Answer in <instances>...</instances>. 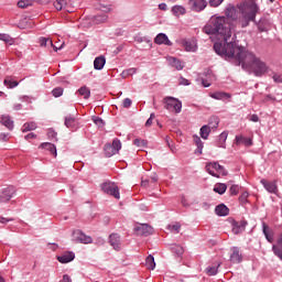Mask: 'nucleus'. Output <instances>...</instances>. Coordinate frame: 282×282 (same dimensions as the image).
<instances>
[{
	"instance_id": "nucleus-1",
	"label": "nucleus",
	"mask_w": 282,
	"mask_h": 282,
	"mask_svg": "<svg viewBox=\"0 0 282 282\" xmlns=\"http://www.w3.org/2000/svg\"><path fill=\"white\" fill-rule=\"evenodd\" d=\"M203 32L210 36L214 43V51L218 56L235 58L237 65H241L242 69H249L254 76H265L270 72V67L254 53L246 51L241 46H237V35L232 36L230 23L226 17H212L209 22L204 26Z\"/></svg>"
},
{
	"instance_id": "nucleus-2",
	"label": "nucleus",
	"mask_w": 282,
	"mask_h": 282,
	"mask_svg": "<svg viewBox=\"0 0 282 282\" xmlns=\"http://www.w3.org/2000/svg\"><path fill=\"white\" fill-rule=\"evenodd\" d=\"M239 12L241 17L239 18V23L241 28H248L250 25V21H254L257 19V14L259 13V6L254 0H247L238 6Z\"/></svg>"
},
{
	"instance_id": "nucleus-3",
	"label": "nucleus",
	"mask_w": 282,
	"mask_h": 282,
	"mask_svg": "<svg viewBox=\"0 0 282 282\" xmlns=\"http://www.w3.org/2000/svg\"><path fill=\"white\" fill-rule=\"evenodd\" d=\"M164 109L171 113H182V101L175 97H164L163 98Z\"/></svg>"
},
{
	"instance_id": "nucleus-4",
	"label": "nucleus",
	"mask_w": 282,
	"mask_h": 282,
	"mask_svg": "<svg viewBox=\"0 0 282 282\" xmlns=\"http://www.w3.org/2000/svg\"><path fill=\"white\" fill-rule=\"evenodd\" d=\"M205 169L207 173L213 177H221V175H228L226 169L223 165H220L219 162L217 161L206 163Z\"/></svg>"
},
{
	"instance_id": "nucleus-5",
	"label": "nucleus",
	"mask_w": 282,
	"mask_h": 282,
	"mask_svg": "<svg viewBox=\"0 0 282 282\" xmlns=\"http://www.w3.org/2000/svg\"><path fill=\"white\" fill-rule=\"evenodd\" d=\"M101 191L106 193V195H111V197H115V199H120V188H118V185H116V183H102Z\"/></svg>"
},
{
	"instance_id": "nucleus-6",
	"label": "nucleus",
	"mask_w": 282,
	"mask_h": 282,
	"mask_svg": "<svg viewBox=\"0 0 282 282\" xmlns=\"http://www.w3.org/2000/svg\"><path fill=\"white\" fill-rule=\"evenodd\" d=\"M17 195V188L14 186H7L0 191V203L6 204L10 202L12 197Z\"/></svg>"
},
{
	"instance_id": "nucleus-7",
	"label": "nucleus",
	"mask_w": 282,
	"mask_h": 282,
	"mask_svg": "<svg viewBox=\"0 0 282 282\" xmlns=\"http://www.w3.org/2000/svg\"><path fill=\"white\" fill-rule=\"evenodd\" d=\"M188 3L194 12H202L208 6L206 0H189Z\"/></svg>"
},
{
	"instance_id": "nucleus-8",
	"label": "nucleus",
	"mask_w": 282,
	"mask_h": 282,
	"mask_svg": "<svg viewBox=\"0 0 282 282\" xmlns=\"http://www.w3.org/2000/svg\"><path fill=\"white\" fill-rule=\"evenodd\" d=\"M109 243L113 250L120 251L122 249V239L118 234H111L109 236Z\"/></svg>"
},
{
	"instance_id": "nucleus-9",
	"label": "nucleus",
	"mask_w": 282,
	"mask_h": 282,
	"mask_svg": "<svg viewBox=\"0 0 282 282\" xmlns=\"http://www.w3.org/2000/svg\"><path fill=\"white\" fill-rule=\"evenodd\" d=\"M73 235L75 239L79 241V243H91L94 241V239H91V236L85 235V232H83V230L80 229L73 231Z\"/></svg>"
},
{
	"instance_id": "nucleus-10",
	"label": "nucleus",
	"mask_w": 282,
	"mask_h": 282,
	"mask_svg": "<svg viewBox=\"0 0 282 282\" xmlns=\"http://www.w3.org/2000/svg\"><path fill=\"white\" fill-rule=\"evenodd\" d=\"M232 232L234 235H241V232H243L246 230V227L248 226V221L246 220H234L232 224Z\"/></svg>"
},
{
	"instance_id": "nucleus-11",
	"label": "nucleus",
	"mask_w": 282,
	"mask_h": 282,
	"mask_svg": "<svg viewBox=\"0 0 282 282\" xmlns=\"http://www.w3.org/2000/svg\"><path fill=\"white\" fill-rule=\"evenodd\" d=\"M74 259H76V253H74V251H65L57 256V261H59V263H72Z\"/></svg>"
},
{
	"instance_id": "nucleus-12",
	"label": "nucleus",
	"mask_w": 282,
	"mask_h": 282,
	"mask_svg": "<svg viewBox=\"0 0 282 282\" xmlns=\"http://www.w3.org/2000/svg\"><path fill=\"white\" fill-rule=\"evenodd\" d=\"M40 45H41V47H53V50L55 52H58L59 50H62L65 46V43H62V45L58 47V46L54 45V42H52V39L40 37Z\"/></svg>"
},
{
	"instance_id": "nucleus-13",
	"label": "nucleus",
	"mask_w": 282,
	"mask_h": 282,
	"mask_svg": "<svg viewBox=\"0 0 282 282\" xmlns=\"http://www.w3.org/2000/svg\"><path fill=\"white\" fill-rule=\"evenodd\" d=\"M137 230L138 235H142L143 237H149V235H153V227L141 224L134 228Z\"/></svg>"
},
{
	"instance_id": "nucleus-14",
	"label": "nucleus",
	"mask_w": 282,
	"mask_h": 282,
	"mask_svg": "<svg viewBox=\"0 0 282 282\" xmlns=\"http://www.w3.org/2000/svg\"><path fill=\"white\" fill-rule=\"evenodd\" d=\"M234 143L236 144V147H241V144H243L245 147H252V139L243 137L242 134H238L235 137Z\"/></svg>"
},
{
	"instance_id": "nucleus-15",
	"label": "nucleus",
	"mask_w": 282,
	"mask_h": 282,
	"mask_svg": "<svg viewBox=\"0 0 282 282\" xmlns=\"http://www.w3.org/2000/svg\"><path fill=\"white\" fill-rule=\"evenodd\" d=\"M154 43L156 45H167V46L173 45V42H171V40H169V35H166V33H159L154 37Z\"/></svg>"
},
{
	"instance_id": "nucleus-16",
	"label": "nucleus",
	"mask_w": 282,
	"mask_h": 282,
	"mask_svg": "<svg viewBox=\"0 0 282 282\" xmlns=\"http://www.w3.org/2000/svg\"><path fill=\"white\" fill-rule=\"evenodd\" d=\"M209 98H213L214 100H230L232 98V95L230 93H225V91H216V93H210Z\"/></svg>"
},
{
	"instance_id": "nucleus-17",
	"label": "nucleus",
	"mask_w": 282,
	"mask_h": 282,
	"mask_svg": "<svg viewBox=\"0 0 282 282\" xmlns=\"http://www.w3.org/2000/svg\"><path fill=\"white\" fill-rule=\"evenodd\" d=\"M183 47L185 48L186 52H197V40H184Z\"/></svg>"
},
{
	"instance_id": "nucleus-18",
	"label": "nucleus",
	"mask_w": 282,
	"mask_h": 282,
	"mask_svg": "<svg viewBox=\"0 0 282 282\" xmlns=\"http://www.w3.org/2000/svg\"><path fill=\"white\" fill-rule=\"evenodd\" d=\"M225 14L227 19H230L231 21H237L239 19V14L237 13V8H235V6L227 7Z\"/></svg>"
},
{
	"instance_id": "nucleus-19",
	"label": "nucleus",
	"mask_w": 282,
	"mask_h": 282,
	"mask_svg": "<svg viewBox=\"0 0 282 282\" xmlns=\"http://www.w3.org/2000/svg\"><path fill=\"white\" fill-rule=\"evenodd\" d=\"M53 6L57 11L65 10V12H72L69 6L67 4V0H55Z\"/></svg>"
},
{
	"instance_id": "nucleus-20",
	"label": "nucleus",
	"mask_w": 282,
	"mask_h": 282,
	"mask_svg": "<svg viewBox=\"0 0 282 282\" xmlns=\"http://www.w3.org/2000/svg\"><path fill=\"white\" fill-rule=\"evenodd\" d=\"M215 213L218 217H228V215L230 214V209L228 208V206L219 204L218 206H216Z\"/></svg>"
},
{
	"instance_id": "nucleus-21",
	"label": "nucleus",
	"mask_w": 282,
	"mask_h": 282,
	"mask_svg": "<svg viewBox=\"0 0 282 282\" xmlns=\"http://www.w3.org/2000/svg\"><path fill=\"white\" fill-rule=\"evenodd\" d=\"M262 232H263L267 241H269V243H272V241H274V236L272 234V229H270V227L265 223H262Z\"/></svg>"
},
{
	"instance_id": "nucleus-22",
	"label": "nucleus",
	"mask_w": 282,
	"mask_h": 282,
	"mask_svg": "<svg viewBox=\"0 0 282 282\" xmlns=\"http://www.w3.org/2000/svg\"><path fill=\"white\" fill-rule=\"evenodd\" d=\"M272 251L275 257H279L282 261V236L278 239L276 243L272 246Z\"/></svg>"
},
{
	"instance_id": "nucleus-23",
	"label": "nucleus",
	"mask_w": 282,
	"mask_h": 282,
	"mask_svg": "<svg viewBox=\"0 0 282 282\" xmlns=\"http://www.w3.org/2000/svg\"><path fill=\"white\" fill-rule=\"evenodd\" d=\"M260 183L264 186L268 193H276V183L269 182L268 180H261Z\"/></svg>"
},
{
	"instance_id": "nucleus-24",
	"label": "nucleus",
	"mask_w": 282,
	"mask_h": 282,
	"mask_svg": "<svg viewBox=\"0 0 282 282\" xmlns=\"http://www.w3.org/2000/svg\"><path fill=\"white\" fill-rule=\"evenodd\" d=\"M231 250H232V253L230 254V261L232 263H241L242 257H241V253L239 252V248L234 247Z\"/></svg>"
},
{
	"instance_id": "nucleus-25",
	"label": "nucleus",
	"mask_w": 282,
	"mask_h": 282,
	"mask_svg": "<svg viewBox=\"0 0 282 282\" xmlns=\"http://www.w3.org/2000/svg\"><path fill=\"white\" fill-rule=\"evenodd\" d=\"M227 140H228V132L227 131L221 132L216 142V147H218L219 149H226Z\"/></svg>"
},
{
	"instance_id": "nucleus-26",
	"label": "nucleus",
	"mask_w": 282,
	"mask_h": 282,
	"mask_svg": "<svg viewBox=\"0 0 282 282\" xmlns=\"http://www.w3.org/2000/svg\"><path fill=\"white\" fill-rule=\"evenodd\" d=\"M205 75L207 78H202V85L203 87H210L213 80H215V75L213 74V70H207Z\"/></svg>"
},
{
	"instance_id": "nucleus-27",
	"label": "nucleus",
	"mask_w": 282,
	"mask_h": 282,
	"mask_svg": "<svg viewBox=\"0 0 282 282\" xmlns=\"http://www.w3.org/2000/svg\"><path fill=\"white\" fill-rule=\"evenodd\" d=\"M167 61H169V64L172 67H175V69H177L178 72L184 69V62H182L175 57H169Z\"/></svg>"
},
{
	"instance_id": "nucleus-28",
	"label": "nucleus",
	"mask_w": 282,
	"mask_h": 282,
	"mask_svg": "<svg viewBox=\"0 0 282 282\" xmlns=\"http://www.w3.org/2000/svg\"><path fill=\"white\" fill-rule=\"evenodd\" d=\"M106 63L107 58H105V56H98L94 61V68L97 70L104 69Z\"/></svg>"
},
{
	"instance_id": "nucleus-29",
	"label": "nucleus",
	"mask_w": 282,
	"mask_h": 282,
	"mask_svg": "<svg viewBox=\"0 0 282 282\" xmlns=\"http://www.w3.org/2000/svg\"><path fill=\"white\" fill-rule=\"evenodd\" d=\"M1 124L9 129V131H12V129H14V121H12V118H10V116H2Z\"/></svg>"
},
{
	"instance_id": "nucleus-30",
	"label": "nucleus",
	"mask_w": 282,
	"mask_h": 282,
	"mask_svg": "<svg viewBox=\"0 0 282 282\" xmlns=\"http://www.w3.org/2000/svg\"><path fill=\"white\" fill-rule=\"evenodd\" d=\"M41 148L45 149L46 151H50V153L56 158L57 151L56 145L54 143L45 142L41 144Z\"/></svg>"
},
{
	"instance_id": "nucleus-31",
	"label": "nucleus",
	"mask_w": 282,
	"mask_h": 282,
	"mask_svg": "<svg viewBox=\"0 0 282 282\" xmlns=\"http://www.w3.org/2000/svg\"><path fill=\"white\" fill-rule=\"evenodd\" d=\"M194 142L197 147L195 153H198V155H202V153L204 151V142L202 141V139L199 137H197V134L194 135Z\"/></svg>"
},
{
	"instance_id": "nucleus-32",
	"label": "nucleus",
	"mask_w": 282,
	"mask_h": 282,
	"mask_svg": "<svg viewBox=\"0 0 282 282\" xmlns=\"http://www.w3.org/2000/svg\"><path fill=\"white\" fill-rule=\"evenodd\" d=\"M65 127L74 131V129H76V118H74L73 116L65 117Z\"/></svg>"
},
{
	"instance_id": "nucleus-33",
	"label": "nucleus",
	"mask_w": 282,
	"mask_h": 282,
	"mask_svg": "<svg viewBox=\"0 0 282 282\" xmlns=\"http://www.w3.org/2000/svg\"><path fill=\"white\" fill-rule=\"evenodd\" d=\"M199 134L203 140H208V135H210V126L208 124L203 126L200 128Z\"/></svg>"
},
{
	"instance_id": "nucleus-34",
	"label": "nucleus",
	"mask_w": 282,
	"mask_h": 282,
	"mask_svg": "<svg viewBox=\"0 0 282 282\" xmlns=\"http://www.w3.org/2000/svg\"><path fill=\"white\" fill-rule=\"evenodd\" d=\"M79 96H83L85 100H88V98L91 96V90L87 86H83L78 89Z\"/></svg>"
},
{
	"instance_id": "nucleus-35",
	"label": "nucleus",
	"mask_w": 282,
	"mask_h": 282,
	"mask_svg": "<svg viewBox=\"0 0 282 282\" xmlns=\"http://www.w3.org/2000/svg\"><path fill=\"white\" fill-rule=\"evenodd\" d=\"M145 268H148V270H155V258L152 254L147 257Z\"/></svg>"
},
{
	"instance_id": "nucleus-36",
	"label": "nucleus",
	"mask_w": 282,
	"mask_h": 282,
	"mask_svg": "<svg viewBox=\"0 0 282 282\" xmlns=\"http://www.w3.org/2000/svg\"><path fill=\"white\" fill-rule=\"evenodd\" d=\"M228 189V186L224 183H218L214 186V193H218V195H224L226 191Z\"/></svg>"
},
{
	"instance_id": "nucleus-37",
	"label": "nucleus",
	"mask_w": 282,
	"mask_h": 282,
	"mask_svg": "<svg viewBox=\"0 0 282 282\" xmlns=\"http://www.w3.org/2000/svg\"><path fill=\"white\" fill-rule=\"evenodd\" d=\"M34 129H36V122L34 121L26 122L22 126L23 133H28V131H34Z\"/></svg>"
},
{
	"instance_id": "nucleus-38",
	"label": "nucleus",
	"mask_w": 282,
	"mask_h": 282,
	"mask_svg": "<svg viewBox=\"0 0 282 282\" xmlns=\"http://www.w3.org/2000/svg\"><path fill=\"white\" fill-rule=\"evenodd\" d=\"M219 265L221 264L218 263L217 265H214V267H207L206 274H208V276H215L217 272H219Z\"/></svg>"
},
{
	"instance_id": "nucleus-39",
	"label": "nucleus",
	"mask_w": 282,
	"mask_h": 282,
	"mask_svg": "<svg viewBox=\"0 0 282 282\" xmlns=\"http://www.w3.org/2000/svg\"><path fill=\"white\" fill-rule=\"evenodd\" d=\"M172 12L175 17H180L181 14H186V9L182 6H174Z\"/></svg>"
},
{
	"instance_id": "nucleus-40",
	"label": "nucleus",
	"mask_w": 282,
	"mask_h": 282,
	"mask_svg": "<svg viewBox=\"0 0 282 282\" xmlns=\"http://www.w3.org/2000/svg\"><path fill=\"white\" fill-rule=\"evenodd\" d=\"M110 145L115 153H119L120 149H122V142H120L119 139H113L112 144H110Z\"/></svg>"
},
{
	"instance_id": "nucleus-41",
	"label": "nucleus",
	"mask_w": 282,
	"mask_h": 282,
	"mask_svg": "<svg viewBox=\"0 0 282 282\" xmlns=\"http://www.w3.org/2000/svg\"><path fill=\"white\" fill-rule=\"evenodd\" d=\"M3 83L4 86L9 89H14V87H19V82L12 80L10 78H6Z\"/></svg>"
},
{
	"instance_id": "nucleus-42",
	"label": "nucleus",
	"mask_w": 282,
	"mask_h": 282,
	"mask_svg": "<svg viewBox=\"0 0 282 282\" xmlns=\"http://www.w3.org/2000/svg\"><path fill=\"white\" fill-rule=\"evenodd\" d=\"M105 154L107 158H111L113 155H116V153L113 152V148H111V144L107 143L104 148Z\"/></svg>"
},
{
	"instance_id": "nucleus-43",
	"label": "nucleus",
	"mask_w": 282,
	"mask_h": 282,
	"mask_svg": "<svg viewBox=\"0 0 282 282\" xmlns=\"http://www.w3.org/2000/svg\"><path fill=\"white\" fill-rule=\"evenodd\" d=\"M56 135H58V134L56 133V131H54V129H48L47 130V138L52 142H58V138H56Z\"/></svg>"
},
{
	"instance_id": "nucleus-44",
	"label": "nucleus",
	"mask_w": 282,
	"mask_h": 282,
	"mask_svg": "<svg viewBox=\"0 0 282 282\" xmlns=\"http://www.w3.org/2000/svg\"><path fill=\"white\" fill-rule=\"evenodd\" d=\"M107 21V14L102 13L94 17V23H105Z\"/></svg>"
},
{
	"instance_id": "nucleus-45",
	"label": "nucleus",
	"mask_w": 282,
	"mask_h": 282,
	"mask_svg": "<svg viewBox=\"0 0 282 282\" xmlns=\"http://www.w3.org/2000/svg\"><path fill=\"white\" fill-rule=\"evenodd\" d=\"M138 73V68H128L126 70H123L121 73V76H123V78H127V76H133V74H137Z\"/></svg>"
},
{
	"instance_id": "nucleus-46",
	"label": "nucleus",
	"mask_w": 282,
	"mask_h": 282,
	"mask_svg": "<svg viewBox=\"0 0 282 282\" xmlns=\"http://www.w3.org/2000/svg\"><path fill=\"white\" fill-rule=\"evenodd\" d=\"M52 94L54 98H61V96H63V88L62 87L54 88L52 90Z\"/></svg>"
},
{
	"instance_id": "nucleus-47",
	"label": "nucleus",
	"mask_w": 282,
	"mask_h": 282,
	"mask_svg": "<svg viewBox=\"0 0 282 282\" xmlns=\"http://www.w3.org/2000/svg\"><path fill=\"white\" fill-rule=\"evenodd\" d=\"M0 41H3L4 43H12V36L6 33H0Z\"/></svg>"
},
{
	"instance_id": "nucleus-48",
	"label": "nucleus",
	"mask_w": 282,
	"mask_h": 282,
	"mask_svg": "<svg viewBox=\"0 0 282 282\" xmlns=\"http://www.w3.org/2000/svg\"><path fill=\"white\" fill-rule=\"evenodd\" d=\"M248 197H250V194L248 192H243L240 196H239V202L240 204H246V202H248Z\"/></svg>"
},
{
	"instance_id": "nucleus-49",
	"label": "nucleus",
	"mask_w": 282,
	"mask_h": 282,
	"mask_svg": "<svg viewBox=\"0 0 282 282\" xmlns=\"http://www.w3.org/2000/svg\"><path fill=\"white\" fill-rule=\"evenodd\" d=\"M133 144L135 147H147V140L144 139H134Z\"/></svg>"
},
{
	"instance_id": "nucleus-50",
	"label": "nucleus",
	"mask_w": 282,
	"mask_h": 282,
	"mask_svg": "<svg viewBox=\"0 0 282 282\" xmlns=\"http://www.w3.org/2000/svg\"><path fill=\"white\" fill-rule=\"evenodd\" d=\"M240 187L239 185H231L229 188L230 195H239Z\"/></svg>"
},
{
	"instance_id": "nucleus-51",
	"label": "nucleus",
	"mask_w": 282,
	"mask_h": 282,
	"mask_svg": "<svg viewBox=\"0 0 282 282\" xmlns=\"http://www.w3.org/2000/svg\"><path fill=\"white\" fill-rule=\"evenodd\" d=\"M169 228H170V230H171V232H180V229L182 228V225H180V223H176V224H174V225H170L169 226Z\"/></svg>"
},
{
	"instance_id": "nucleus-52",
	"label": "nucleus",
	"mask_w": 282,
	"mask_h": 282,
	"mask_svg": "<svg viewBox=\"0 0 282 282\" xmlns=\"http://www.w3.org/2000/svg\"><path fill=\"white\" fill-rule=\"evenodd\" d=\"M224 3V0H209L210 8H219Z\"/></svg>"
},
{
	"instance_id": "nucleus-53",
	"label": "nucleus",
	"mask_w": 282,
	"mask_h": 282,
	"mask_svg": "<svg viewBox=\"0 0 282 282\" xmlns=\"http://www.w3.org/2000/svg\"><path fill=\"white\" fill-rule=\"evenodd\" d=\"M173 252H175L178 257H181V254H184V248H182V246H174L173 247Z\"/></svg>"
},
{
	"instance_id": "nucleus-54",
	"label": "nucleus",
	"mask_w": 282,
	"mask_h": 282,
	"mask_svg": "<svg viewBox=\"0 0 282 282\" xmlns=\"http://www.w3.org/2000/svg\"><path fill=\"white\" fill-rule=\"evenodd\" d=\"M207 127H210V130L217 129L219 127V119L214 118V122H209V124H207Z\"/></svg>"
},
{
	"instance_id": "nucleus-55",
	"label": "nucleus",
	"mask_w": 282,
	"mask_h": 282,
	"mask_svg": "<svg viewBox=\"0 0 282 282\" xmlns=\"http://www.w3.org/2000/svg\"><path fill=\"white\" fill-rule=\"evenodd\" d=\"M94 122L97 124V127H105V121H102L100 117H95Z\"/></svg>"
},
{
	"instance_id": "nucleus-56",
	"label": "nucleus",
	"mask_w": 282,
	"mask_h": 282,
	"mask_svg": "<svg viewBox=\"0 0 282 282\" xmlns=\"http://www.w3.org/2000/svg\"><path fill=\"white\" fill-rule=\"evenodd\" d=\"M30 2L28 0H20L18 1V7L19 8H29Z\"/></svg>"
},
{
	"instance_id": "nucleus-57",
	"label": "nucleus",
	"mask_w": 282,
	"mask_h": 282,
	"mask_svg": "<svg viewBox=\"0 0 282 282\" xmlns=\"http://www.w3.org/2000/svg\"><path fill=\"white\" fill-rule=\"evenodd\" d=\"M131 105H133V101L130 98H126L123 100V108L124 109H129L131 107Z\"/></svg>"
},
{
	"instance_id": "nucleus-58",
	"label": "nucleus",
	"mask_w": 282,
	"mask_h": 282,
	"mask_svg": "<svg viewBox=\"0 0 282 282\" xmlns=\"http://www.w3.org/2000/svg\"><path fill=\"white\" fill-rule=\"evenodd\" d=\"M153 118H155V113L152 112L145 122V127H151V124H153Z\"/></svg>"
},
{
	"instance_id": "nucleus-59",
	"label": "nucleus",
	"mask_w": 282,
	"mask_h": 282,
	"mask_svg": "<svg viewBox=\"0 0 282 282\" xmlns=\"http://www.w3.org/2000/svg\"><path fill=\"white\" fill-rule=\"evenodd\" d=\"M180 85H184L185 87H188V85H191V82H188V79H186L184 77H181Z\"/></svg>"
},
{
	"instance_id": "nucleus-60",
	"label": "nucleus",
	"mask_w": 282,
	"mask_h": 282,
	"mask_svg": "<svg viewBox=\"0 0 282 282\" xmlns=\"http://www.w3.org/2000/svg\"><path fill=\"white\" fill-rule=\"evenodd\" d=\"M9 221H14V218H6L0 216V224H8Z\"/></svg>"
},
{
	"instance_id": "nucleus-61",
	"label": "nucleus",
	"mask_w": 282,
	"mask_h": 282,
	"mask_svg": "<svg viewBox=\"0 0 282 282\" xmlns=\"http://www.w3.org/2000/svg\"><path fill=\"white\" fill-rule=\"evenodd\" d=\"M34 138H36V134H34V132H30L25 135V140H34Z\"/></svg>"
},
{
	"instance_id": "nucleus-62",
	"label": "nucleus",
	"mask_w": 282,
	"mask_h": 282,
	"mask_svg": "<svg viewBox=\"0 0 282 282\" xmlns=\"http://www.w3.org/2000/svg\"><path fill=\"white\" fill-rule=\"evenodd\" d=\"M273 80H274V83H282L281 75H273Z\"/></svg>"
},
{
	"instance_id": "nucleus-63",
	"label": "nucleus",
	"mask_w": 282,
	"mask_h": 282,
	"mask_svg": "<svg viewBox=\"0 0 282 282\" xmlns=\"http://www.w3.org/2000/svg\"><path fill=\"white\" fill-rule=\"evenodd\" d=\"M251 122H259V116L257 115H251L250 119Z\"/></svg>"
},
{
	"instance_id": "nucleus-64",
	"label": "nucleus",
	"mask_w": 282,
	"mask_h": 282,
	"mask_svg": "<svg viewBox=\"0 0 282 282\" xmlns=\"http://www.w3.org/2000/svg\"><path fill=\"white\" fill-rule=\"evenodd\" d=\"M63 282H72V278L68 274H64Z\"/></svg>"
}]
</instances>
